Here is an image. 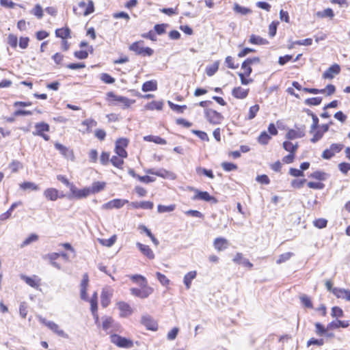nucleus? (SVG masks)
I'll list each match as a JSON object with an SVG mask.
<instances>
[{
    "instance_id": "nucleus-1",
    "label": "nucleus",
    "mask_w": 350,
    "mask_h": 350,
    "mask_svg": "<svg viewBox=\"0 0 350 350\" xmlns=\"http://www.w3.org/2000/svg\"><path fill=\"white\" fill-rule=\"evenodd\" d=\"M144 40L133 42L129 46V50L133 51L137 55L150 57L154 53V50L150 47L144 46Z\"/></svg>"
},
{
    "instance_id": "nucleus-2",
    "label": "nucleus",
    "mask_w": 350,
    "mask_h": 350,
    "mask_svg": "<svg viewBox=\"0 0 350 350\" xmlns=\"http://www.w3.org/2000/svg\"><path fill=\"white\" fill-rule=\"evenodd\" d=\"M111 342L120 348L130 349L133 347V342L131 339L113 334L110 336Z\"/></svg>"
},
{
    "instance_id": "nucleus-3",
    "label": "nucleus",
    "mask_w": 350,
    "mask_h": 350,
    "mask_svg": "<svg viewBox=\"0 0 350 350\" xmlns=\"http://www.w3.org/2000/svg\"><path fill=\"white\" fill-rule=\"evenodd\" d=\"M191 190L195 192V195L191 198L193 200H203L205 202H211L212 204H217L218 200L213 196H211L207 191H202L198 189L191 188Z\"/></svg>"
},
{
    "instance_id": "nucleus-4",
    "label": "nucleus",
    "mask_w": 350,
    "mask_h": 350,
    "mask_svg": "<svg viewBox=\"0 0 350 350\" xmlns=\"http://www.w3.org/2000/svg\"><path fill=\"white\" fill-rule=\"evenodd\" d=\"M50 130V126L49 124L41 122H38L35 124V131H33V135H38L42 137L45 141L50 139L49 135L44 133V132H49Z\"/></svg>"
},
{
    "instance_id": "nucleus-5",
    "label": "nucleus",
    "mask_w": 350,
    "mask_h": 350,
    "mask_svg": "<svg viewBox=\"0 0 350 350\" xmlns=\"http://www.w3.org/2000/svg\"><path fill=\"white\" fill-rule=\"evenodd\" d=\"M204 114L207 120L213 124H221L224 120V117L220 113L212 109H206Z\"/></svg>"
},
{
    "instance_id": "nucleus-6",
    "label": "nucleus",
    "mask_w": 350,
    "mask_h": 350,
    "mask_svg": "<svg viewBox=\"0 0 350 350\" xmlns=\"http://www.w3.org/2000/svg\"><path fill=\"white\" fill-rule=\"evenodd\" d=\"M141 288H131V295L139 297L141 299L147 298L150 295L153 293V288L148 286V284L146 286L140 284Z\"/></svg>"
},
{
    "instance_id": "nucleus-7",
    "label": "nucleus",
    "mask_w": 350,
    "mask_h": 350,
    "mask_svg": "<svg viewBox=\"0 0 350 350\" xmlns=\"http://www.w3.org/2000/svg\"><path fill=\"white\" fill-rule=\"evenodd\" d=\"M70 191L71 193L67 196V198L70 200L73 198L76 199H82L87 198L88 196L90 195L88 187H85L82 189H79L74 185H71Z\"/></svg>"
},
{
    "instance_id": "nucleus-8",
    "label": "nucleus",
    "mask_w": 350,
    "mask_h": 350,
    "mask_svg": "<svg viewBox=\"0 0 350 350\" xmlns=\"http://www.w3.org/2000/svg\"><path fill=\"white\" fill-rule=\"evenodd\" d=\"M38 319L41 323L48 327L51 330L57 334L58 336L63 338H68V335L65 334L62 329H60L59 325L53 321H47L46 319L42 317H39Z\"/></svg>"
},
{
    "instance_id": "nucleus-9",
    "label": "nucleus",
    "mask_w": 350,
    "mask_h": 350,
    "mask_svg": "<svg viewBox=\"0 0 350 350\" xmlns=\"http://www.w3.org/2000/svg\"><path fill=\"white\" fill-rule=\"evenodd\" d=\"M129 144L126 138H120L116 142L115 152L121 158H126L128 154L125 148Z\"/></svg>"
},
{
    "instance_id": "nucleus-10",
    "label": "nucleus",
    "mask_w": 350,
    "mask_h": 350,
    "mask_svg": "<svg viewBox=\"0 0 350 350\" xmlns=\"http://www.w3.org/2000/svg\"><path fill=\"white\" fill-rule=\"evenodd\" d=\"M79 8L82 10L81 12H77V8H73V12L77 14H83L84 16H88L94 12V5L92 0H88V4L84 1H81L78 3Z\"/></svg>"
},
{
    "instance_id": "nucleus-11",
    "label": "nucleus",
    "mask_w": 350,
    "mask_h": 350,
    "mask_svg": "<svg viewBox=\"0 0 350 350\" xmlns=\"http://www.w3.org/2000/svg\"><path fill=\"white\" fill-rule=\"evenodd\" d=\"M296 130L290 129L286 134V138L288 140L295 139L297 138H301L305 136L306 126L301 125L299 127L295 126Z\"/></svg>"
},
{
    "instance_id": "nucleus-12",
    "label": "nucleus",
    "mask_w": 350,
    "mask_h": 350,
    "mask_svg": "<svg viewBox=\"0 0 350 350\" xmlns=\"http://www.w3.org/2000/svg\"><path fill=\"white\" fill-rule=\"evenodd\" d=\"M141 323L148 330L156 331L158 328L157 321L149 314H145L142 317Z\"/></svg>"
},
{
    "instance_id": "nucleus-13",
    "label": "nucleus",
    "mask_w": 350,
    "mask_h": 350,
    "mask_svg": "<svg viewBox=\"0 0 350 350\" xmlns=\"http://www.w3.org/2000/svg\"><path fill=\"white\" fill-rule=\"evenodd\" d=\"M127 203H129L127 200L113 199L103 204L102 208L103 209L120 208Z\"/></svg>"
},
{
    "instance_id": "nucleus-14",
    "label": "nucleus",
    "mask_w": 350,
    "mask_h": 350,
    "mask_svg": "<svg viewBox=\"0 0 350 350\" xmlns=\"http://www.w3.org/2000/svg\"><path fill=\"white\" fill-rule=\"evenodd\" d=\"M117 305L120 310V316L121 317H127L133 313V310L129 304L124 301H119Z\"/></svg>"
},
{
    "instance_id": "nucleus-15",
    "label": "nucleus",
    "mask_w": 350,
    "mask_h": 350,
    "mask_svg": "<svg viewBox=\"0 0 350 350\" xmlns=\"http://www.w3.org/2000/svg\"><path fill=\"white\" fill-rule=\"evenodd\" d=\"M340 68L338 64H333L323 74L324 79H333L335 75L340 73Z\"/></svg>"
},
{
    "instance_id": "nucleus-16",
    "label": "nucleus",
    "mask_w": 350,
    "mask_h": 350,
    "mask_svg": "<svg viewBox=\"0 0 350 350\" xmlns=\"http://www.w3.org/2000/svg\"><path fill=\"white\" fill-rule=\"evenodd\" d=\"M55 148L56 150H59V152L66 158L72 159L74 158V154L72 150H70L66 146L56 142L55 144Z\"/></svg>"
},
{
    "instance_id": "nucleus-17",
    "label": "nucleus",
    "mask_w": 350,
    "mask_h": 350,
    "mask_svg": "<svg viewBox=\"0 0 350 350\" xmlns=\"http://www.w3.org/2000/svg\"><path fill=\"white\" fill-rule=\"evenodd\" d=\"M136 246L139 250V251L148 258L150 260L154 258V254L148 245L137 242L136 243Z\"/></svg>"
},
{
    "instance_id": "nucleus-18",
    "label": "nucleus",
    "mask_w": 350,
    "mask_h": 350,
    "mask_svg": "<svg viewBox=\"0 0 350 350\" xmlns=\"http://www.w3.org/2000/svg\"><path fill=\"white\" fill-rule=\"evenodd\" d=\"M232 261L236 264L243 265L250 269L253 267V264L250 262L247 258H243L242 253H237L232 259Z\"/></svg>"
},
{
    "instance_id": "nucleus-19",
    "label": "nucleus",
    "mask_w": 350,
    "mask_h": 350,
    "mask_svg": "<svg viewBox=\"0 0 350 350\" xmlns=\"http://www.w3.org/2000/svg\"><path fill=\"white\" fill-rule=\"evenodd\" d=\"M107 96L109 98H110L113 100L122 103L126 107L130 106V104H131L130 100L126 97L122 96H118L112 92H108L107 94Z\"/></svg>"
},
{
    "instance_id": "nucleus-20",
    "label": "nucleus",
    "mask_w": 350,
    "mask_h": 350,
    "mask_svg": "<svg viewBox=\"0 0 350 350\" xmlns=\"http://www.w3.org/2000/svg\"><path fill=\"white\" fill-rule=\"evenodd\" d=\"M44 197L51 201L56 200L58 198L64 197V195L58 196V190L55 188H48L44 191Z\"/></svg>"
},
{
    "instance_id": "nucleus-21",
    "label": "nucleus",
    "mask_w": 350,
    "mask_h": 350,
    "mask_svg": "<svg viewBox=\"0 0 350 350\" xmlns=\"http://www.w3.org/2000/svg\"><path fill=\"white\" fill-rule=\"evenodd\" d=\"M333 294L338 298L345 299L350 301V291L348 289L334 288Z\"/></svg>"
},
{
    "instance_id": "nucleus-22",
    "label": "nucleus",
    "mask_w": 350,
    "mask_h": 350,
    "mask_svg": "<svg viewBox=\"0 0 350 350\" xmlns=\"http://www.w3.org/2000/svg\"><path fill=\"white\" fill-rule=\"evenodd\" d=\"M249 90H245L241 87H237L232 89V94L234 97L238 99H243L248 95Z\"/></svg>"
},
{
    "instance_id": "nucleus-23",
    "label": "nucleus",
    "mask_w": 350,
    "mask_h": 350,
    "mask_svg": "<svg viewBox=\"0 0 350 350\" xmlns=\"http://www.w3.org/2000/svg\"><path fill=\"white\" fill-rule=\"evenodd\" d=\"M111 293L107 290L103 289L100 295V304L103 308H106L110 304Z\"/></svg>"
},
{
    "instance_id": "nucleus-24",
    "label": "nucleus",
    "mask_w": 350,
    "mask_h": 350,
    "mask_svg": "<svg viewBox=\"0 0 350 350\" xmlns=\"http://www.w3.org/2000/svg\"><path fill=\"white\" fill-rule=\"evenodd\" d=\"M349 326V323L348 321L337 320L336 321H333L331 323H329L327 325V329H337L340 327H343V328H346V327H348Z\"/></svg>"
},
{
    "instance_id": "nucleus-25",
    "label": "nucleus",
    "mask_w": 350,
    "mask_h": 350,
    "mask_svg": "<svg viewBox=\"0 0 350 350\" xmlns=\"http://www.w3.org/2000/svg\"><path fill=\"white\" fill-rule=\"evenodd\" d=\"M148 174H154L159 177L162 178H169L172 174V172L165 170V169H159L158 170H155L154 169H150L147 171Z\"/></svg>"
},
{
    "instance_id": "nucleus-26",
    "label": "nucleus",
    "mask_w": 350,
    "mask_h": 350,
    "mask_svg": "<svg viewBox=\"0 0 350 350\" xmlns=\"http://www.w3.org/2000/svg\"><path fill=\"white\" fill-rule=\"evenodd\" d=\"M157 90V83L154 80L146 81L142 85V90L144 92L155 91Z\"/></svg>"
},
{
    "instance_id": "nucleus-27",
    "label": "nucleus",
    "mask_w": 350,
    "mask_h": 350,
    "mask_svg": "<svg viewBox=\"0 0 350 350\" xmlns=\"http://www.w3.org/2000/svg\"><path fill=\"white\" fill-rule=\"evenodd\" d=\"M213 244L216 250L218 251H222L227 248L228 241L224 238H216Z\"/></svg>"
},
{
    "instance_id": "nucleus-28",
    "label": "nucleus",
    "mask_w": 350,
    "mask_h": 350,
    "mask_svg": "<svg viewBox=\"0 0 350 350\" xmlns=\"http://www.w3.org/2000/svg\"><path fill=\"white\" fill-rule=\"evenodd\" d=\"M249 42L252 44H256V45H265L269 43V42L265 39L261 38L259 36H256L254 34H252L249 39Z\"/></svg>"
},
{
    "instance_id": "nucleus-29",
    "label": "nucleus",
    "mask_w": 350,
    "mask_h": 350,
    "mask_svg": "<svg viewBox=\"0 0 350 350\" xmlns=\"http://www.w3.org/2000/svg\"><path fill=\"white\" fill-rule=\"evenodd\" d=\"M59 256V253L53 252L46 255L44 258L49 259L50 260L51 265L53 267H55L57 269H61V265L55 262V260L57 259Z\"/></svg>"
},
{
    "instance_id": "nucleus-30",
    "label": "nucleus",
    "mask_w": 350,
    "mask_h": 350,
    "mask_svg": "<svg viewBox=\"0 0 350 350\" xmlns=\"http://www.w3.org/2000/svg\"><path fill=\"white\" fill-rule=\"evenodd\" d=\"M55 36L63 40L70 38V29L68 27L60 28L55 30Z\"/></svg>"
},
{
    "instance_id": "nucleus-31",
    "label": "nucleus",
    "mask_w": 350,
    "mask_h": 350,
    "mask_svg": "<svg viewBox=\"0 0 350 350\" xmlns=\"http://www.w3.org/2000/svg\"><path fill=\"white\" fill-rule=\"evenodd\" d=\"M21 202H16L13 203L10 208L5 213L0 215V220L4 221L9 219L12 215V211L18 206L21 205Z\"/></svg>"
},
{
    "instance_id": "nucleus-32",
    "label": "nucleus",
    "mask_w": 350,
    "mask_h": 350,
    "mask_svg": "<svg viewBox=\"0 0 350 350\" xmlns=\"http://www.w3.org/2000/svg\"><path fill=\"white\" fill-rule=\"evenodd\" d=\"M105 186V183L104 182H94L91 187H89L90 193H96L102 191Z\"/></svg>"
},
{
    "instance_id": "nucleus-33",
    "label": "nucleus",
    "mask_w": 350,
    "mask_h": 350,
    "mask_svg": "<svg viewBox=\"0 0 350 350\" xmlns=\"http://www.w3.org/2000/svg\"><path fill=\"white\" fill-rule=\"evenodd\" d=\"M197 273L196 271H191L187 273L183 279V282L186 286L187 289H189L191 284V281L196 277Z\"/></svg>"
},
{
    "instance_id": "nucleus-34",
    "label": "nucleus",
    "mask_w": 350,
    "mask_h": 350,
    "mask_svg": "<svg viewBox=\"0 0 350 350\" xmlns=\"http://www.w3.org/2000/svg\"><path fill=\"white\" fill-rule=\"evenodd\" d=\"M36 276L29 277L26 275H21V278L30 286L37 288L39 286V280H36Z\"/></svg>"
},
{
    "instance_id": "nucleus-35",
    "label": "nucleus",
    "mask_w": 350,
    "mask_h": 350,
    "mask_svg": "<svg viewBox=\"0 0 350 350\" xmlns=\"http://www.w3.org/2000/svg\"><path fill=\"white\" fill-rule=\"evenodd\" d=\"M144 141L152 142L157 144L165 145L167 144L166 140L159 136L146 135L144 137Z\"/></svg>"
},
{
    "instance_id": "nucleus-36",
    "label": "nucleus",
    "mask_w": 350,
    "mask_h": 350,
    "mask_svg": "<svg viewBox=\"0 0 350 350\" xmlns=\"http://www.w3.org/2000/svg\"><path fill=\"white\" fill-rule=\"evenodd\" d=\"M81 124L86 126L85 131L87 133H91V128L96 126L97 122L92 118H88L82 121Z\"/></svg>"
},
{
    "instance_id": "nucleus-37",
    "label": "nucleus",
    "mask_w": 350,
    "mask_h": 350,
    "mask_svg": "<svg viewBox=\"0 0 350 350\" xmlns=\"http://www.w3.org/2000/svg\"><path fill=\"white\" fill-rule=\"evenodd\" d=\"M167 104L172 111H176L178 113H183L184 112V110L187 108V105H176L170 100L167 101Z\"/></svg>"
},
{
    "instance_id": "nucleus-38",
    "label": "nucleus",
    "mask_w": 350,
    "mask_h": 350,
    "mask_svg": "<svg viewBox=\"0 0 350 350\" xmlns=\"http://www.w3.org/2000/svg\"><path fill=\"white\" fill-rule=\"evenodd\" d=\"M271 139V137L270 135H269L266 131H262L258 136L257 141L260 144L267 145Z\"/></svg>"
},
{
    "instance_id": "nucleus-39",
    "label": "nucleus",
    "mask_w": 350,
    "mask_h": 350,
    "mask_svg": "<svg viewBox=\"0 0 350 350\" xmlns=\"http://www.w3.org/2000/svg\"><path fill=\"white\" fill-rule=\"evenodd\" d=\"M282 146L284 149L289 152V153H295L298 148L297 144H293L289 141L284 142Z\"/></svg>"
},
{
    "instance_id": "nucleus-40",
    "label": "nucleus",
    "mask_w": 350,
    "mask_h": 350,
    "mask_svg": "<svg viewBox=\"0 0 350 350\" xmlns=\"http://www.w3.org/2000/svg\"><path fill=\"white\" fill-rule=\"evenodd\" d=\"M139 229L143 230L146 234V235L151 239L152 241L153 242V243L155 245H159V241L157 240V239H156L154 237L153 234L151 232V231L146 226H145L144 225H140L139 226Z\"/></svg>"
},
{
    "instance_id": "nucleus-41",
    "label": "nucleus",
    "mask_w": 350,
    "mask_h": 350,
    "mask_svg": "<svg viewBox=\"0 0 350 350\" xmlns=\"http://www.w3.org/2000/svg\"><path fill=\"white\" fill-rule=\"evenodd\" d=\"M196 172L198 174H204V176L213 179L215 176L211 170H207L206 168L202 167H197L196 169Z\"/></svg>"
},
{
    "instance_id": "nucleus-42",
    "label": "nucleus",
    "mask_w": 350,
    "mask_h": 350,
    "mask_svg": "<svg viewBox=\"0 0 350 350\" xmlns=\"http://www.w3.org/2000/svg\"><path fill=\"white\" fill-rule=\"evenodd\" d=\"M233 10L237 13H240L242 15H247L252 12L249 8L241 6L239 4L235 3L234 5Z\"/></svg>"
},
{
    "instance_id": "nucleus-43",
    "label": "nucleus",
    "mask_w": 350,
    "mask_h": 350,
    "mask_svg": "<svg viewBox=\"0 0 350 350\" xmlns=\"http://www.w3.org/2000/svg\"><path fill=\"white\" fill-rule=\"evenodd\" d=\"M322 98L321 97H314L309 98L304 100V103L306 105L309 106H317L321 103Z\"/></svg>"
},
{
    "instance_id": "nucleus-44",
    "label": "nucleus",
    "mask_w": 350,
    "mask_h": 350,
    "mask_svg": "<svg viewBox=\"0 0 350 350\" xmlns=\"http://www.w3.org/2000/svg\"><path fill=\"white\" fill-rule=\"evenodd\" d=\"M168 27V25L166 23L162 24H157L154 27V32L158 35L164 34L166 31V27Z\"/></svg>"
},
{
    "instance_id": "nucleus-45",
    "label": "nucleus",
    "mask_w": 350,
    "mask_h": 350,
    "mask_svg": "<svg viewBox=\"0 0 350 350\" xmlns=\"http://www.w3.org/2000/svg\"><path fill=\"white\" fill-rule=\"evenodd\" d=\"M7 43L12 48L16 49L18 45V38L16 35L10 33L7 38Z\"/></svg>"
},
{
    "instance_id": "nucleus-46",
    "label": "nucleus",
    "mask_w": 350,
    "mask_h": 350,
    "mask_svg": "<svg viewBox=\"0 0 350 350\" xmlns=\"http://www.w3.org/2000/svg\"><path fill=\"white\" fill-rule=\"evenodd\" d=\"M293 256H294V254L293 252L283 253L278 256V258L276 260V263L277 264L283 263V262L288 260Z\"/></svg>"
},
{
    "instance_id": "nucleus-47",
    "label": "nucleus",
    "mask_w": 350,
    "mask_h": 350,
    "mask_svg": "<svg viewBox=\"0 0 350 350\" xmlns=\"http://www.w3.org/2000/svg\"><path fill=\"white\" fill-rule=\"evenodd\" d=\"M102 327L105 331H107L109 327H111L113 322V319L111 317H103Z\"/></svg>"
},
{
    "instance_id": "nucleus-48",
    "label": "nucleus",
    "mask_w": 350,
    "mask_h": 350,
    "mask_svg": "<svg viewBox=\"0 0 350 350\" xmlns=\"http://www.w3.org/2000/svg\"><path fill=\"white\" fill-rule=\"evenodd\" d=\"M163 105V103L161 101H152L146 105V108L150 110H161Z\"/></svg>"
},
{
    "instance_id": "nucleus-49",
    "label": "nucleus",
    "mask_w": 350,
    "mask_h": 350,
    "mask_svg": "<svg viewBox=\"0 0 350 350\" xmlns=\"http://www.w3.org/2000/svg\"><path fill=\"white\" fill-rule=\"evenodd\" d=\"M117 237L116 235L111 236L109 239H100L99 242L104 246L106 247H111L115 242L116 241Z\"/></svg>"
},
{
    "instance_id": "nucleus-50",
    "label": "nucleus",
    "mask_w": 350,
    "mask_h": 350,
    "mask_svg": "<svg viewBox=\"0 0 350 350\" xmlns=\"http://www.w3.org/2000/svg\"><path fill=\"white\" fill-rule=\"evenodd\" d=\"M219 64L217 62H215L210 66H207L206 68V73L208 76L211 77L215 75V73L218 70Z\"/></svg>"
},
{
    "instance_id": "nucleus-51",
    "label": "nucleus",
    "mask_w": 350,
    "mask_h": 350,
    "mask_svg": "<svg viewBox=\"0 0 350 350\" xmlns=\"http://www.w3.org/2000/svg\"><path fill=\"white\" fill-rule=\"evenodd\" d=\"M175 209V205L171 204L169 206H165L162 204H159L157 206V211L160 213L172 212Z\"/></svg>"
},
{
    "instance_id": "nucleus-52",
    "label": "nucleus",
    "mask_w": 350,
    "mask_h": 350,
    "mask_svg": "<svg viewBox=\"0 0 350 350\" xmlns=\"http://www.w3.org/2000/svg\"><path fill=\"white\" fill-rule=\"evenodd\" d=\"M20 187L21 189L24 190L30 189L31 190L37 191L39 189L38 186L31 182H24L22 184H21Z\"/></svg>"
},
{
    "instance_id": "nucleus-53",
    "label": "nucleus",
    "mask_w": 350,
    "mask_h": 350,
    "mask_svg": "<svg viewBox=\"0 0 350 350\" xmlns=\"http://www.w3.org/2000/svg\"><path fill=\"white\" fill-rule=\"evenodd\" d=\"M111 163L113 165H114L116 167L121 168L122 165L124 163V161L122 158L118 156H113L110 159Z\"/></svg>"
},
{
    "instance_id": "nucleus-54",
    "label": "nucleus",
    "mask_w": 350,
    "mask_h": 350,
    "mask_svg": "<svg viewBox=\"0 0 350 350\" xmlns=\"http://www.w3.org/2000/svg\"><path fill=\"white\" fill-rule=\"evenodd\" d=\"M131 278L133 282L139 283V285L143 284L144 286H146V284H148L146 279L141 275H133Z\"/></svg>"
},
{
    "instance_id": "nucleus-55",
    "label": "nucleus",
    "mask_w": 350,
    "mask_h": 350,
    "mask_svg": "<svg viewBox=\"0 0 350 350\" xmlns=\"http://www.w3.org/2000/svg\"><path fill=\"white\" fill-rule=\"evenodd\" d=\"M315 327H316V334L320 336H323L324 334H327V331L329 329H327V327L325 328L320 323H316Z\"/></svg>"
},
{
    "instance_id": "nucleus-56",
    "label": "nucleus",
    "mask_w": 350,
    "mask_h": 350,
    "mask_svg": "<svg viewBox=\"0 0 350 350\" xmlns=\"http://www.w3.org/2000/svg\"><path fill=\"white\" fill-rule=\"evenodd\" d=\"M260 59L258 57L247 58L242 63V67H245L247 64H249L250 66H251L253 64H260Z\"/></svg>"
},
{
    "instance_id": "nucleus-57",
    "label": "nucleus",
    "mask_w": 350,
    "mask_h": 350,
    "mask_svg": "<svg viewBox=\"0 0 350 350\" xmlns=\"http://www.w3.org/2000/svg\"><path fill=\"white\" fill-rule=\"evenodd\" d=\"M23 164L17 160H13L9 165V167L14 173L17 172L18 170L23 168Z\"/></svg>"
},
{
    "instance_id": "nucleus-58",
    "label": "nucleus",
    "mask_w": 350,
    "mask_h": 350,
    "mask_svg": "<svg viewBox=\"0 0 350 350\" xmlns=\"http://www.w3.org/2000/svg\"><path fill=\"white\" fill-rule=\"evenodd\" d=\"M313 224L316 228L322 229L327 226V220L324 218L317 219L313 221Z\"/></svg>"
},
{
    "instance_id": "nucleus-59",
    "label": "nucleus",
    "mask_w": 350,
    "mask_h": 350,
    "mask_svg": "<svg viewBox=\"0 0 350 350\" xmlns=\"http://www.w3.org/2000/svg\"><path fill=\"white\" fill-rule=\"evenodd\" d=\"M312 134L313 136L310 139V142L312 143H316L323 137L324 133H323L320 129H317Z\"/></svg>"
},
{
    "instance_id": "nucleus-60",
    "label": "nucleus",
    "mask_w": 350,
    "mask_h": 350,
    "mask_svg": "<svg viewBox=\"0 0 350 350\" xmlns=\"http://www.w3.org/2000/svg\"><path fill=\"white\" fill-rule=\"evenodd\" d=\"M31 14L35 15L38 18L40 19L43 16V10L40 5L36 4L31 10Z\"/></svg>"
},
{
    "instance_id": "nucleus-61",
    "label": "nucleus",
    "mask_w": 350,
    "mask_h": 350,
    "mask_svg": "<svg viewBox=\"0 0 350 350\" xmlns=\"http://www.w3.org/2000/svg\"><path fill=\"white\" fill-rule=\"evenodd\" d=\"M221 165L222 168L226 172L236 170L238 167L236 164L229 162H223Z\"/></svg>"
},
{
    "instance_id": "nucleus-62",
    "label": "nucleus",
    "mask_w": 350,
    "mask_h": 350,
    "mask_svg": "<svg viewBox=\"0 0 350 350\" xmlns=\"http://www.w3.org/2000/svg\"><path fill=\"white\" fill-rule=\"evenodd\" d=\"M317 15L320 17H329L333 18L334 16V12L331 8H326L323 12H318Z\"/></svg>"
},
{
    "instance_id": "nucleus-63",
    "label": "nucleus",
    "mask_w": 350,
    "mask_h": 350,
    "mask_svg": "<svg viewBox=\"0 0 350 350\" xmlns=\"http://www.w3.org/2000/svg\"><path fill=\"white\" fill-rule=\"evenodd\" d=\"M100 79L107 84H111L115 82V79L107 73H102Z\"/></svg>"
},
{
    "instance_id": "nucleus-64",
    "label": "nucleus",
    "mask_w": 350,
    "mask_h": 350,
    "mask_svg": "<svg viewBox=\"0 0 350 350\" xmlns=\"http://www.w3.org/2000/svg\"><path fill=\"white\" fill-rule=\"evenodd\" d=\"M300 300H301V304L306 307V308H312L313 306H312V303L309 297H308L307 295H304L300 297Z\"/></svg>"
}]
</instances>
